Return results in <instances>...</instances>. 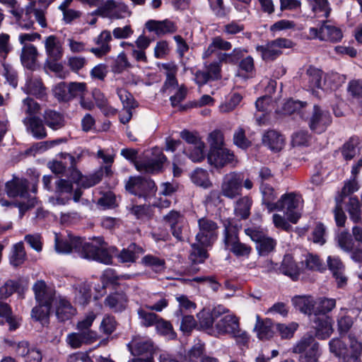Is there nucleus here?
I'll list each match as a JSON object with an SVG mask.
<instances>
[{
  "instance_id": "nucleus-17",
  "label": "nucleus",
  "mask_w": 362,
  "mask_h": 362,
  "mask_svg": "<svg viewBox=\"0 0 362 362\" xmlns=\"http://www.w3.org/2000/svg\"><path fill=\"white\" fill-rule=\"evenodd\" d=\"M35 298L38 304L52 305L55 298V289L42 281H37L33 286Z\"/></svg>"
},
{
  "instance_id": "nucleus-51",
  "label": "nucleus",
  "mask_w": 362,
  "mask_h": 362,
  "mask_svg": "<svg viewBox=\"0 0 362 362\" xmlns=\"http://www.w3.org/2000/svg\"><path fill=\"white\" fill-rule=\"evenodd\" d=\"M142 263L156 272H161L165 268V259L153 255H145L142 259Z\"/></svg>"
},
{
  "instance_id": "nucleus-33",
  "label": "nucleus",
  "mask_w": 362,
  "mask_h": 362,
  "mask_svg": "<svg viewBox=\"0 0 362 362\" xmlns=\"http://www.w3.org/2000/svg\"><path fill=\"white\" fill-rule=\"evenodd\" d=\"M104 303L115 313L122 312L127 307V297L123 292H115L108 295Z\"/></svg>"
},
{
  "instance_id": "nucleus-10",
  "label": "nucleus",
  "mask_w": 362,
  "mask_h": 362,
  "mask_svg": "<svg viewBox=\"0 0 362 362\" xmlns=\"http://www.w3.org/2000/svg\"><path fill=\"white\" fill-rule=\"evenodd\" d=\"M292 42L286 38H277L267 42L264 45H258L256 50L261 54L264 61H273L281 54L282 48H290Z\"/></svg>"
},
{
  "instance_id": "nucleus-64",
  "label": "nucleus",
  "mask_w": 362,
  "mask_h": 362,
  "mask_svg": "<svg viewBox=\"0 0 362 362\" xmlns=\"http://www.w3.org/2000/svg\"><path fill=\"white\" fill-rule=\"evenodd\" d=\"M204 344L198 342L195 344L189 351L188 357L190 362H200L204 356Z\"/></svg>"
},
{
  "instance_id": "nucleus-5",
  "label": "nucleus",
  "mask_w": 362,
  "mask_h": 362,
  "mask_svg": "<svg viewBox=\"0 0 362 362\" xmlns=\"http://www.w3.org/2000/svg\"><path fill=\"white\" fill-rule=\"evenodd\" d=\"M303 199L297 192H289L283 194L276 202L275 210L281 211L287 216L289 221L296 223L301 216Z\"/></svg>"
},
{
  "instance_id": "nucleus-39",
  "label": "nucleus",
  "mask_w": 362,
  "mask_h": 362,
  "mask_svg": "<svg viewBox=\"0 0 362 362\" xmlns=\"http://www.w3.org/2000/svg\"><path fill=\"white\" fill-rule=\"evenodd\" d=\"M359 138L351 136L340 148L343 158L346 160H352L358 151Z\"/></svg>"
},
{
  "instance_id": "nucleus-15",
  "label": "nucleus",
  "mask_w": 362,
  "mask_h": 362,
  "mask_svg": "<svg viewBox=\"0 0 362 362\" xmlns=\"http://www.w3.org/2000/svg\"><path fill=\"white\" fill-rule=\"evenodd\" d=\"M322 75L323 72L322 70L315 68L313 66H310L306 70L305 78L308 82V88L311 90H314L315 88L321 89L322 88L323 83L326 84L327 83H329L332 81H334L339 78V75L337 74H328L325 77V81L322 82Z\"/></svg>"
},
{
  "instance_id": "nucleus-61",
  "label": "nucleus",
  "mask_w": 362,
  "mask_h": 362,
  "mask_svg": "<svg viewBox=\"0 0 362 362\" xmlns=\"http://www.w3.org/2000/svg\"><path fill=\"white\" fill-rule=\"evenodd\" d=\"M138 315L139 318L141 320V323L145 327H150L155 325L158 321L160 317L153 313H149L146 310H144L143 308H140L138 310Z\"/></svg>"
},
{
  "instance_id": "nucleus-34",
  "label": "nucleus",
  "mask_w": 362,
  "mask_h": 362,
  "mask_svg": "<svg viewBox=\"0 0 362 362\" xmlns=\"http://www.w3.org/2000/svg\"><path fill=\"white\" fill-rule=\"evenodd\" d=\"M45 124L54 131L63 128L65 125V119L62 114L52 110H47L43 114Z\"/></svg>"
},
{
  "instance_id": "nucleus-45",
  "label": "nucleus",
  "mask_w": 362,
  "mask_h": 362,
  "mask_svg": "<svg viewBox=\"0 0 362 362\" xmlns=\"http://www.w3.org/2000/svg\"><path fill=\"white\" fill-rule=\"evenodd\" d=\"M175 299L178 303V309L175 311V315L177 317L182 316L185 313H191L197 307L196 303L185 295H177L175 296Z\"/></svg>"
},
{
  "instance_id": "nucleus-41",
  "label": "nucleus",
  "mask_w": 362,
  "mask_h": 362,
  "mask_svg": "<svg viewBox=\"0 0 362 362\" xmlns=\"http://www.w3.org/2000/svg\"><path fill=\"white\" fill-rule=\"evenodd\" d=\"M143 252L141 247L137 246L135 243L130 244L127 248H124L117 255L120 262L129 263L134 262L138 258L139 255Z\"/></svg>"
},
{
  "instance_id": "nucleus-22",
  "label": "nucleus",
  "mask_w": 362,
  "mask_h": 362,
  "mask_svg": "<svg viewBox=\"0 0 362 362\" xmlns=\"http://www.w3.org/2000/svg\"><path fill=\"white\" fill-rule=\"evenodd\" d=\"M111 40V33L107 30L102 31L100 34L93 40L94 43L98 47L90 48L89 52L98 58L103 57L111 50V46L110 45Z\"/></svg>"
},
{
  "instance_id": "nucleus-7",
  "label": "nucleus",
  "mask_w": 362,
  "mask_h": 362,
  "mask_svg": "<svg viewBox=\"0 0 362 362\" xmlns=\"http://www.w3.org/2000/svg\"><path fill=\"white\" fill-rule=\"evenodd\" d=\"M128 347L132 354L137 356L128 362H153V345L151 341L134 337L128 344Z\"/></svg>"
},
{
  "instance_id": "nucleus-1",
  "label": "nucleus",
  "mask_w": 362,
  "mask_h": 362,
  "mask_svg": "<svg viewBox=\"0 0 362 362\" xmlns=\"http://www.w3.org/2000/svg\"><path fill=\"white\" fill-rule=\"evenodd\" d=\"M95 240L97 244L87 242L80 237L70 236L69 240H63L58 233H54V250L58 254L64 255L74 252L83 259L105 264H111L112 257L103 247V239L98 237Z\"/></svg>"
},
{
  "instance_id": "nucleus-63",
  "label": "nucleus",
  "mask_w": 362,
  "mask_h": 362,
  "mask_svg": "<svg viewBox=\"0 0 362 362\" xmlns=\"http://www.w3.org/2000/svg\"><path fill=\"white\" fill-rule=\"evenodd\" d=\"M40 109V105L30 98H27L23 100L21 110L25 114L28 115V117L35 116L39 112Z\"/></svg>"
},
{
  "instance_id": "nucleus-57",
  "label": "nucleus",
  "mask_w": 362,
  "mask_h": 362,
  "mask_svg": "<svg viewBox=\"0 0 362 362\" xmlns=\"http://www.w3.org/2000/svg\"><path fill=\"white\" fill-rule=\"evenodd\" d=\"M298 327V325L296 322H291L287 325L281 323L275 325L276 331L278 332L281 337L284 339L291 338Z\"/></svg>"
},
{
  "instance_id": "nucleus-62",
  "label": "nucleus",
  "mask_w": 362,
  "mask_h": 362,
  "mask_svg": "<svg viewBox=\"0 0 362 362\" xmlns=\"http://www.w3.org/2000/svg\"><path fill=\"white\" fill-rule=\"evenodd\" d=\"M313 11L320 16L327 18L331 8L327 0H313Z\"/></svg>"
},
{
  "instance_id": "nucleus-56",
  "label": "nucleus",
  "mask_w": 362,
  "mask_h": 362,
  "mask_svg": "<svg viewBox=\"0 0 362 362\" xmlns=\"http://www.w3.org/2000/svg\"><path fill=\"white\" fill-rule=\"evenodd\" d=\"M155 327L157 332L160 334L165 336L170 339H174L176 336V334L174 332L173 326L170 324V322L160 317L156 324Z\"/></svg>"
},
{
  "instance_id": "nucleus-12",
  "label": "nucleus",
  "mask_w": 362,
  "mask_h": 362,
  "mask_svg": "<svg viewBox=\"0 0 362 362\" xmlns=\"http://www.w3.org/2000/svg\"><path fill=\"white\" fill-rule=\"evenodd\" d=\"M309 35L312 38H318L320 40L337 42L342 39V33L338 28L324 22L319 28H310Z\"/></svg>"
},
{
  "instance_id": "nucleus-31",
  "label": "nucleus",
  "mask_w": 362,
  "mask_h": 362,
  "mask_svg": "<svg viewBox=\"0 0 362 362\" xmlns=\"http://www.w3.org/2000/svg\"><path fill=\"white\" fill-rule=\"evenodd\" d=\"M262 143L271 151L278 152L284 147V139L278 132L269 130L263 135Z\"/></svg>"
},
{
  "instance_id": "nucleus-46",
  "label": "nucleus",
  "mask_w": 362,
  "mask_h": 362,
  "mask_svg": "<svg viewBox=\"0 0 362 362\" xmlns=\"http://www.w3.org/2000/svg\"><path fill=\"white\" fill-rule=\"evenodd\" d=\"M252 206V200L248 197L240 198L235 205V214L242 219H245L250 216V211Z\"/></svg>"
},
{
  "instance_id": "nucleus-42",
  "label": "nucleus",
  "mask_w": 362,
  "mask_h": 362,
  "mask_svg": "<svg viewBox=\"0 0 362 362\" xmlns=\"http://www.w3.org/2000/svg\"><path fill=\"white\" fill-rule=\"evenodd\" d=\"M260 191L262 195V202L266 205L269 212L275 210L276 202H274L276 197V194L272 187L267 184H262L260 185Z\"/></svg>"
},
{
  "instance_id": "nucleus-52",
  "label": "nucleus",
  "mask_w": 362,
  "mask_h": 362,
  "mask_svg": "<svg viewBox=\"0 0 362 362\" xmlns=\"http://www.w3.org/2000/svg\"><path fill=\"white\" fill-rule=\"evenodd\" d=\"M329 349L336 356L342 358L344 361L348 358V348L339 339H333L329 341Z\"/></svg>"
},
{
  "instance_id": "nucleus-19",
  "label": "nucleus",
  "mask_w": 362,
  "mask_h": 362,
  "mask_svg": "<svg viewBox=\"0 0 362 362\" xmlns=\"http://www.w3.org/2000/svg\"><path fill=\"white\" fill-rule=\"evenodd\" d=\"M313 327L315 329L316 337L324 339L329 337L333 332L332 320L325 315H314L310 318Z\"/></svg>"
},
{
  "instance_id": "nucleus-53",
  "label": "nucleus",
  "mask_w": 362,
  "mask_h": 362,
  "mask_svg": "<svg viewBox=\"0 0 362 362\" xmlns=\"http://www.w3.org/2000/svg\"><path fill=\"white\" fill-rule=\"evenodd\" d=\"M349 338L351 353L349 354L348 351V358L346 359V362H361L360 356L362 354V343L351 335L349 336Z\"/></svg>"
},
{
  "instance_id": "nucleus-13",
  "label": "nucleus",
  "mask_w": 362,
  "mask_h": 362,
  "mask_svg": "<svg viewBox=\"0 0 362 362\" xmlns=\"http://www.w3.org/2000/svg\"><path fill=\"white\" fill-rule=\"evenodd\" d=\"M155 188L156 184L152 180L141 177H131L126 184L127 190L139 197H145L153 192Z\"/></svg>"
},
{
  "instance_id": "nucleus-25",
  "label": "nucleus",
  "mask_w": 362,
  "mask_h": 362,
  "mask_svg": "<svg viewBox=\"0 0 362 362\" xmlns=\"http://www.w3.org/2000/svg\"><path fill=\"white\" fill-rule=\"evenodd\" d=\"M102 172H97L88 176H83L78 170L74 169L69 175V178L72 182L81 187L89 188L99 183L102 180Z\"/></svg>"
},
{
  "instance_id": "nucleus-59",
  "label": "nucleus",
  "mask_w": 362,
  "mask_h": 362,
  "mask_svg": "<svg viewBox=\"0 0 362 362\" xmlns=\"http://www.w3.org/2000/svg\"><path fill=\"white\" fill-rule=\"evenodd\" d=\"M117 94L122 103L123 108H135L137 106L132 95L124 88H117Z\"/></svg>"
},
{
  "instance_id": "nucleus-30",
  "label": "nucleus",
  "mask_w": 362,
  "mask_h": 362,
  "mask_svg": "<svg viewBox=\"0 0 362 362\" xmlns=\"http://www.w3.org/2000/svg\"><path fill=\"white\" fill-rule=\"evenodd\" d=\"M293 306L300 312L308 315L310 317L315 315V302L313 297L297 296L291 300Z\"/></svg>"
},
{
  "instance_id": "nucleus-40",
  "label": "nucleus",
  "mask_w": 362,
  "mask_h": 362,
  "mask_svg": "<svg viewBox=\"0 0 362 362\" xmlns=\"http://www.w3.org/2000/svg\"><path fill=\"white\" fill-rule=\"evenodd\" d=\"M26 259V252L22 242L13 245L9 255V263L13 267L23 264Z\"/></svg>"
},
{
  "instance_id": "nucleus-32",
  "label": "nucleus",
  "mask_w": 362,
  "mask_h": 362,
  "mask_svg": "<svg viewBox=\"0 0 362 362\" xmlns=\"http://www.w3.org/2000/svg\"><path fill=\"white\" fill-rule=\"evenodd\" d=\"M36 1H30L25 8L20 7V16L15 17L18 25L23 29L30 30L34 28V21L32 13L35 10Z\"/></svg>"
},
{
  "instance_id": "nucleus-44",
  "label": "nucleus",
  "mask_w": 362,
  "mask_h": 362,
  "mask_svg": "<svg viewBox=\"0 0 362 362\" xmlns=\"http://www.w3.org/2000/svg\"><path fill=\"white\" fill-rule=\"evenodd\" d=\"M192 182L199 187L204 189L209 188L212 183L209 180V173L207 170L202 168L195 169L190 176Z\"/></svg>"
},
{
  "instance_id": "nucleus-11",
  "label": "nucleus",
  "mask_w": 362,
  "mask_h": 362,
  "mask_svg": "<svg viewBox=\"0 0 362 362\" xmlns=\"http://www.w3.org/2000/svg\"><path fill=\"white\" fill-rule=\"evenodd\" d=\"M243 175L238 173H230L224 176L221 184V194L223 196L235 199L241 194Z\"/></svg>"
},
{
  "instance_id": "nucleus-18",
  "label": "nucleus",
  "mask_w": 362,
  "mask_h": 362,
  "mask_svg": "<svg viewBox=\"0 0 362 362\" xmlns=\"http://www.w3.org/2000/svg\"><path fill=\"white\" fill-rule=\"evenodd\" d=\"M267 265L269 270L279 271L280 273L289 276L293 280L298 279L300 272L293 257L290 255H285L281 265L274 264L272 261H267Z\"/></svg>"
},
{
  "instance_id": "nucleus-38",
  "label": "nucleus",
  "mask_w": 362,
  "mask_h": 362,
  "mask_svg": "<svg viewBox=\"0 0 362 362\" xmlns=\"http://www.w3.org/2000/svg\"><path fill=\"white\" fill-rule=\"evenodd\" d=\"M37 55V48L33 45H25L21 55L23 65L28 69H34Z\"/></svg>"
},
{
  "instance_id": "nucleus-4",
  "label": "nucleus",
  "mask_w": 362,
  "mask_h": 362,
  "mask_svg": "<svg viewBox=\"0 0 362 362\" xmlns=\"http://www.w3.org/2000/svg\"><path fill=\"white\" fill-rule=\"evenodd\" d=\"M225 235L224 244L228 250L237 257H248L252 251V247L243 243H241L238 236V232L240 226L228 219L224 221Z\"/></svg>"
},
{
  "instance_id": "nucleus-28",
  "label": "nucleus",
  "mask_w": 362,
  "mask_h": 362,
  "mask_svg": "<svg viewBox=\"0 0 362 362\" xmlns=\"http://www.w3.org/2000/svg\"><path fill=\"white\" fill-rule=\"evenodd\" d=\"M257 322L254 330L257 332L259 339H269L274 336L276 328L275 325L270 319L262 320L259 315H256Z\"/></svg>"
},
{
  "instance_id": "nucleus-16",
  "label": "nucleus",
  "mask_w": 362,
  "mask_h": 362,
  "mask_svg": "<svg viewBox=\"0 0 362 362\" xmlns=\"http://www.w3.org/2000/svg\"><path fill=\"white\" fill-rule=\"evenodd\" d=\"M128 13L127 7L122 3H117L113 0H107L99 10L95 13L102 17L110 18H122Z\"/></svg>"
},
{
  "instance_id": "nucleus-37",
  "label": "nucleus",
  "mask_w": 362,
  "mask_h": 362,
  "mask_svg": "<svg viewBox=\"0 0 362 362\" xmlns=\"http://www.w3.org/2000/svg\"><path fill=\"white\" fill-rule=\"evenodd\" d=\"M76 313V309L64 297L59 296L56 310V315L59 320L64 322L70 319Z\"/></svg>"
},
{
  "instance_id": "nucleus-24",
  "label": "nucleus",
  "mask_w": 362,
  "mask_h": 362,
  "mask_svg": "<svg viewBox=\"0 0 362 362\" xmlns=\"http://www.w3.org/2000/svg\"><path fill=\"white\" fill-rule=\"evenodd\" d=\"M98 339L95 332H72L67 335L66 343L73 349H78L83 344H90Z\"/></svg>"
},
{
  "instance_id": "nucleus-54",
  "label": "nucleus",
  "mask_w": 362,
  "mask_h": 362,
  "mask_svg": "<svg viewBox=\"0 0 362 362\" xmlns=\"http://www.w3.org/2000/svg\"><path fill=\"white\" fill-rule=\"evenodd\" d=\"M339 247L344 252H351L353 250L354 242L347 230H343L337 236Z\"/></svg>"
},
{
  "instance_id": "nucleus-48",
  "label": "nucleus",
  "mask_w": 362,
  "mask_h": 362,
  "mask_svg": "<svg viewBox=\"0 0 362 362\" xmlns=\"http://www.w3.org/2000/svg\"><path fill=\"white\" fill-rule=\"evenodd\" d=\"M346 211L349 214L350 219L354 223H357L361 221V204L356 197H349L346 204Z\"/></svg>"
},
{
  "instance_id": "nucleus-29",
  "label": "nucleus",
  "mask_w": 362,
  "mask_h": 362,
  "mask_svg": "<svg viewBox=\"0 0 362 362\" xmlns=\"http://www.w3.org/2000/svg\"><path fill=\"white\" fill-rule=\"evenodd\" d=\"M46 53L49 59L56 62L63 55V48L59 40L54 35H49L45 40Z\"/></svg>"
},
{
  "instance_id": "nucleus-14",
  "label": "nucleus",
  "mask_w": 362,
  "mask_h": 362,
  "mask_svg": "<svg viewBox=\"0 0 362 362\" xmlns=\"http://www.w3.org/2000/svg\"><path fill=\"white\" fill-rule=\"evenodd\" d=\"M332 122V117L328 111L322 110L318 105H314L312 115L309 120L310 129L320 134L326 130Z\"/></svg>"
},
{
  "instance_id": "nucleus-36",
  "label": "nucleus",
  "mask_w": 362,
  "mask_h": 362,
  "mask_svg": "<svg viewBox=\"0 0 362 362\" xmlns=\"http://www.w3.org/2000/svg\"><path fill=\"white\" fill-rule=\"evenodd\" d=\"M231 48L232 45L230 42L225 40L220 36H216L211 39L208 47L203 52L202 57L204 59H207L218 50L228 51Z\"/></svg>"
},
{
  "instance_id": "nucleus-20",
  "label": "nucleus",
  "mask_w": 362,
  "mask_h": 362,
  "mask_svg": "<svg viewBox=\"0 0 362 362\" xmlns=\"http://www.w3.org/2000/svg\"><path fill=\"white\" fill-rule=\"evenodd\" d=\"M233 152L226 148L210 150L207 159L210 165L216 168H222L234 160Z\"/></svg>"
},
{
  "instance_id": "nucleus-6",
  "label": "nucleus",
  "mask_w": 362,
  "mask_h": 362,
  "mask_svg": "<svg viewBox=\"0 0 362 362\" xmlns=\"http://www.w3.org/2000/svg\"><path fill=\"white\" fill-rule=\"evenodd\" d=\"M292 351L299 354L298 362H318L321 355L319 344L311 335L304 336L293 346Z\"/></svg>"
},
{
  "instance_id": "nucleus-8",
  "label": "nucleus",
  "mask_w": 362,
  "mask_h": 362,
  "mask_svg": "<svg viewBox=\"0 0 362 362\" xmlns=\"http://www.w3.org/2000/svg\"><path fill=\"white\" fill-rule=\"evenodd\" d=\"M244 49L240 47L234 48L230 53L218 52L217 58L218 62H214L206 67L211 80H217L221 77V63L236 64L243 57Z\"/></svg>"
},
{
  "instance_id": "nucleus-50",
  "label": "nucleus",
  "mask_w": 362,
  "mask_h": 362,
  "mask_svg": "<svg viewBox=\"0 0 362 362\" xmlns=\"http://www.w3.org/2000/svg\"><path fill=\"white\" fill-rule=\"evenodd\" d=\"M52 305L38 304L35 306L31 311V316L42 324L47 322V320L51 311Z\"/></svg>"
},
{
  "instance_id": "nucleus-58",
  "label": "nucleus",
  "mask_w": 362,
  "mask_h": 362,
  "mask_svg": "<svg viewBox=\"0 0 362 362\" xmlns=\"http://www.w3.org/2000/svg\"><path fill=\"white\" fill-rule=\"evenodd\" d=\"M20 287V283L14 280H7L0 286V296L2 298H8L16 292Z\"/></svg>"
},
{
  "instance_id": "nucleus-49",
  "label": "nucleus",
  "mask_w": 362,
  "mask_h": 362,
  "mask_svg": "<svg viewBox=\"0 0 362 362\" xmlns=\"http://www.w3.org/2000/svg\"><path fill=\"white\" fill-rule=\"evenodd\" d=\"M204 143L200 145H194L192 146H185L184 153L193 162H201L204 159Z\"/></svg>"
},
{
  "instance_id": "nucleus-35",
  "label": "nucleus",
  "mask_w": 362,
  "mask_h": 362,
  "mask_svg": "<svg viewBox=\"0 0 362 362\" xmlns=\"http://www.w3.org/2000/svg\"><path fill=\"white\" fill-rule=\"evenodd\" d=\"M146 27L149 31H154L157 35H165L176 31L175 24L168 20L163 21L150 20L146 22Z\"/></svg>"
},
{
  "instance_id": "nucleus-3",
  "label": "nucleus",
  "mask_w": 362,
  "mask_h": 362,
  "mask_svg": "<svg viewBox=\"0 0 362 362\" xmlns=\"http://www.w3.org/2000/svg\"><path fill=\"white\" fill-rule=\"evenodd\" d=\"M137 153V151L133 148H123L121 151V155L134 162L136 169L141 173H158L163 168V163L167 160L166 156L159 149H155L153 153V156L146 160H136Z\"/></svg>"
},
{
  "instance_id": "nucleus-21",
  "label": "nucleus",
  "mask_w": 362,
  "mask_h": 362,
  "mask_svg": "<svg viewBox=\"0 0 362 362\" xmlns=\"http://www.w3.org/2000/svg\"><path fill=\"white\" fill-rule=\"evenodd\" d=\"M73 191L71 181L66 179H59L55 182V193L58 195L52 198L54 204L64 205L70 200V195Z\"/></svg>"
},
{
  "instance_id": "nucleus-9",
  "label": "nucleus",
  "mask_w": 362,
  "mask_h": 362,
  "mask_svg": "<svg viewBox=\"0 0 362 362\" xmlns=\"http://www.w3.org/2000/svg\"><path fill=\"white\" fill-rule=\"evenodd\" d=\"M216 328L220 334H230L240 339V341L245 344L249 339L247 333L239 329V322L234 315H225L216 324Z\"/></svg>"
},
{
  "instance_id": "nucleus-23",
  "label": "nucleus",
  "mask_w": 362,
  "mask_h": 362,
  "mask_svg": "<svg viewBox=\"0 0 362 362\" xmlns=\"http://www.w3.org/2000/svg\"><path fill=\"white\" fill-rule=\"evenodd\" d=\"M6 190L10 197L25 198L28 194V181L23 178L14 177L6 183Z\"/></svg>"
},
{
  "instance_id": "nucleus-60",
  "label": "nucleus",
  "mask_w": 362,
  "mask_h": 362,
  "mask_svg": "<svg viewBox=\"0 0 362 362\" xmlns=\"http://www.w3.org/2000/svg\"><path fill=\"white\" fill-rule=\"evenodd\" d=\"M276 241L269 237L264 236L257 245V250L259 255H265L274 250Z\"/></svg>"
},
{
  "instance_id": "nucleus-26",
  "label": "nucleus",
  "mask_w": 362,
  "mask_h": 362,
  "mask_svg": "<svg viewBox=\"0 0 362 362\" xmlns=\"http://www.w3.org/2000/svg\"><path fill=\"white\" fill-rule=\"evenodd\" d=\"M27 131L37 139L47 136V132L42 120L37 116L26 117L23 120Z\"/></svg>"
},
{
  "instance_id": "nucleus-2",
  "label": "nucleus",
  "mask_w": 362,
  "mask_h": 362,
  "mask_svg": "<svg viewBox=\"0 0 362 362\" xmlns=\"http://www.w3.org/2000/svg\"><path fill=\"white\" fill-rule=\"evenodd\" d=\"M199 232L196 235L197 243L192 245L191 259L196 263H202L208 258L205 247H211L218 237L217 223L207 218L198 220Z\"/></svg>"
},
{
  "instance_id": "nucleus-55",
  "label": "nucleus",
  "mask_w": 362,
  "mask_h": 362,
  "mask_svg": "<svg viewBox=\"0 0 362 362\" xmlns=\"http://www.w3.org/2000/svg\"><path fill=\"white\" fill-rule=\"evenodd\" d=\"M336 306V300L334 298H320L315 303V315H325L332 310Z\"/></svg>"
},
{
  "instance_id": "nucleus-27",
  "label": "nucleus",
  "mask_w": 362,
  "mask_h": 362,
  "mask_svg": "<svg viewBox=\"0 0 362 362\" xmlns=\"http://www.w3.org/2000/svg\"><path fill=\"white\" fill-rule=\"evenodd\" d=\"M327 265L333 276L337 281L338 286L341 287L346 284L347 279L344 275V265L338 257L329 256Z\"/></svg>"
},
{
  "instance_id": "nucleus-47",
  "label": "nucleus",
  "mask_w": 362,
  "mask_h": 362,
  "mask_svg": "<svg viewBox=\"0 0 362 362\" xmlns=\"http://www.w3.org/2000/svg\"><path fill=\"white\" fill-rule=\"evenodd\" d=\"M218 310L216 308L214 309L211 313L203 310L198 313L197 317L202 327L204 328H210L212 327L214 317H217L221 312H225L223 308H218Z\"/></svg>"
},
{
  "instance_id": "nucleus-43",
  "label": "nucleus",
  "mask_w": 362,
  "mask_h": 362,
  "mask_svg": "<svg viewBox=\"0 0 362 362\" xmlns=\"http://www.w3.org/2000/svg\"><path fill=\"white\" fill-rule=\"evenodd\" d=\"M306 106L307 103L305 102L289 99L284 104L283 110L284 114L292 115L297 113L300 117L303 118L305 116L304 110Z\"/></svg>"
}]
</instances>
